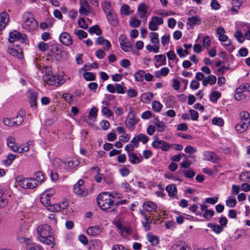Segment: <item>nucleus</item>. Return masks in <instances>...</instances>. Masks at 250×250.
I'll return each mask as SVG.
<instances>
[{
    "instance_id": "nucleus-40",
    "label": "nucleus",
    "mask_w": 250,
    "mask_h": 250,
    "mask_svg": "<svg viewBox=\"0 0 250 250\" xmlns=\"http://www.w3.org/2000/svg\"><path fill=\"white\" fill-rule=\"evenodd\" d=\"M163 107V105L157 101H153L152 103V108L154 111L159 112Z\"/></svg>"
},
{
    "instance_id": "nucleus-41",
    "label": "nucleus",
    "mask_w": 250,
    "mask_h": 250,
    "mask_svg": "<svg viewBox=\"0 0 250 250\" xmlns=\"http://www.w3.org/2000/svg\"><path fill=\"white\" fill-rule=\"evenodd\" d=\"M249 126V125L241 122L235 126V129L237 132L242 133L245 131L248 128Z\"/></svg>"
},
{
    "instance_id": "nucleus-7",
    "label": "nucleus",
    "mask_w": 250,
    "mask_h": 250,
    "mask_svg": "<svg viewBox=\"0 0 250 250\" xmlns=\"http://www.w3.org/2000/svg\"><path fill=\"white\" fill-rule=\"evenodd\" d=\"M74 192L82 197H84L87 195L88 190L84 185V181L80 180L73 187Z\"/></svg>"
},
{
    "instance_id": "nucleus-57",
    "label": "nucleus",
    "mask_w": 250,
    "mask_h": 250,
    "mask_svg": "<svg viewBox=\"0 0 250 250\" xmlns=\"http://www.w3.org/2000/svg\"><path fill=\"white\" fill-rule=\"evenodd\" d=\"M214 211L211 209H206L203 216L206 219L211 218L214 215Z\"/></svg>"
},
{
    "instance_id": "nucleus-2",
    "label": "nucleus",
    "mask_w": 250,
    "mask_h": 250,
    "mask_svg": "<svg viewBox=\"0 0 250 250\" xmlns=\"http://www.w3.org/2000/svg\"><path fill=\"white\" fill-rule=\"evenodd\" d=\"M97 200L98 206L102 209L109 212L116 211L115 200L108 195V192L100 194L97 197Z\"/></svg>"
},
{
    "instance_id": "nucleus-38",
    "label": "nucleus",
    "mask_w": 250,
    "mask_h": 250,
    "mask_svg": "<svg viewBox=\"0 0 250 250\" xmlns=\"http://www.w3.org/2000/svg\"><path fill=\"white\" fill-rule=\"evenodd\" d=\"M171 250H190V248L185 244H177L173 245Z\"/></svg>"
},
{
    "instance_id": "nucleus-37",
    "label": "nucleus",
    "mask_w": 250,
    "mask_h": 250,
    "mask_svg": "<svg viewBox=\"0 0 250 250\" xmlns=\"http://www.w3.org/2000/svg\"><path fill=\"white\" fill-rule=\"evenodd\" d=\"M37 93L35 92H32L31 93L29 102L31 107H35L37 108Z\"/></svg>"
},
{
    "instance_id": "nucleus-56",
    "label": "nucleus",
    "mask_w": 250,
    "mask_h": 250,
    "mask_svg": "<svg viewBox=\"0 0 250 250\" xmlns=\"http://www.w3.org/2000/svg\"><path fill=\"white\" fill-rule=\"evenodd\" d=\"M226 203L228 207L233 208L236 206L237 201L235 198H229L226 200Z\"/></svg>"
},
{
    "instance_id": "nucleus-31",
    "label": "nucleus",
    "mask_w": 250,
    "mask_h": 250,
    "mask_svg": "<svg viewBox=\"0 0 250 250\" xmlns=\"http://www.w3.org/2000/svg\"><path fill=\"white\" fill-rule=\"evenodd\" d=\"M221 93L217 91H213L210 93L209 100L212 103H215L221 97Z\"/></svg>"
},
{
    "instance_id": "nucleus-32",
    "label": "nucleus",
    "mask_w": 250,
    "mask_h": 250,
    "mask_svg": "<svg viewBox=\"0 0 250 250\" xmlns=\"http://www.w3.org/2000/svg\"><path fill=\"white\" fill-rule=\"evenodd\" d=\"M40 201L44 207H48V205L51 203L50 198L49 196H47V194L46 193H42L40 198Z\"/></svg>"
},
{
    "instance_id": "nucleus-50",
    "label": "nucleus",
    "mask_w": 250,
    "mask_h": 250,
    "mask_svg": "<svg viewBox=\"0 0 250 250\" xmlns=\"http://www.w3.org/2000/svg\"><path fill=\"white\" fill-rule=\"evenodd\" d=\"M234 37L239 42L242 43L244 41V37L240 31H237L234 34Z\"/></svg>"
},
{
    "instance_id": "nucleus-28",
    "label": "nucleus",
    "mask_w": 250,
    "mask_h": 250,
    "mask_svg": "<svg viewBox=\"0 0 250 250\" xmlns=\"http://www.w3.org/2000/svg\"><path fill=\"white\" fill-rule=\"evenodd\" d=\"M208 227L217 234L220 233L223 230V228L222 226L215 223H209L208 224Z\"/></svg>"
},
{
    "instance_id": "nucleus-6",
    "label": "nucleus",
    "mask_w": 250,
    "mask_h": 250,
    "mask_svg": "<svg viewBox=\"0 0 250 250\" xmlns=\"http://www.w3.org/2000/svg\"><path fill=\"white\" fill-rule=\"evenodd\" d=\"M17 182L21 187L25 189H33L38 186V182L34 178H18Z\"/></svg>"
},
{
    "instance_id": "nucleus-48",
    "label": "nucleus",
    "mask_w": 250,
    "mask_h": 250,
    "mask_svg": "<svg viewBox=\"0 0 250 250\" xmlns=\"http://www.w3.org/2000/svg\"><path fill=\"white\" fill-rule=\"evenodd\" d=\"M130 7L127 4H124L121 7L120 11L122 14L128 15L130 14Z\"/></svg>"
},
{
    "instance_id": "nucleus-11",
    "label": "nucleus",
    "mask_w": 250,
    "mask_h": 250,
    "mask_svg": "<svg viewBox=\"0 0 250 250\" xmlns=\"http://www.w3.org/2000/svg\"><path fill=\"white\" fill-rule=\"evenodd\" d=\"M98 111V109L97 107H92L89 111L88 115L85 117L84 121L90 125H92L93 123L97 120Z\"/></svg>"
},
{
    "instance_id": "nucleus-19",
    "label": "nucleus",
    "mask_w": 250,
    "mask_h": 250,
    "mask_svg": "<svg viewBox=\"0 0 250 250\" xmlns=\"http://www.w3.org/2000/svg\"><path fill=\"white\" fill-rule=\"evenodd\" d=\"M204 155L207 160L212 163H217L219 160V157L211 151H206Z\"/></svg>"
},
{
    "instance_id": "nucleus-44",
    "label": "nucleus",
    "mask_w": 250,
    "mask_h": 250,
    "mask_svg": "<svg viewBox=\"0 0 250 250\" xmlns=\"http://www.w3.org/2000/svg\"><path fill=\"white\" fill-rule=\"evenodd\" d=\"M35 176L36 177L34 179L36 182H38V186L44 181V177L41 171H39L36 172Z\"/></svg>"
},
{
    "instance_id": "nucleus-27",
    "label": "nucleus",
    "mask_w": 250,
    "mask_h": 250,
    "mask_svg": "<svg viewBox=\"0 0 250 250\" xmlns=\"http://www.w3.org/2000/svg\"><path fill=\"white\" fill-rule=\"evenodd\" d=\"M101 7L105 14L108 13V12L114 11L112 9L111 3L109 1H104L101 3Z\"/></svg>"
},
{
    "instance_id": "nucleus-45",
    "label": "nucleus",
    "mask_w": 250,
    "mask_h": 250,
    "mask_svg": "<svg viewBox=\"0 0 250 250\" xmlns=\"http://www.w3.org/2000/svg\"><path fill=\"white\" fill-rule=\"evenodd\" d=\"M0 21L3 23L7 24L9 20L8 14L6 12H2L0 14Z\"/></svg>"
},
{
    "instance_id": "nucleus-4",
    "label": "nucleus",
    "mask_w": 250,
    "mask_h": 250,
    "mask_svg": "<svg viewBox=\"0 0 250 250\" xmlns=\"http://www.w3.org/2000/svg\"><path fill=\"white\" fill-rule=\"evenodd\" d=\"M24 21L22 27L23 29L32 31L35 30L38 27V23L34 18L33 15L30 12H25L23 15Z\"/></svg>"
},
{
    "instance_id": "nucleus-64",
    "label": "nucleus",
    "mask_w": 250,
    "mask_h": 250,
    "mask_svg": "<svg viewBox=\"0 0 250 250\" xmlns=\"http://www.w3.org/2000/svg\"><path fill=\"white\" fill-rule=\"evenodd\" d=\"M27 249V250H44L40 246L36 244L29 245Z\"/></svg>"
},
{
    "instance_id": "nucleus-15",
    "label": "nucleus",
    "mask_w": 250,
    "mask_h": 250,
    "mask_svg": "<svg viewBox=\"0 0 250 250\" xmlns=\"http://www.w3.org/2000/svg\"><path fill=\"white\" fill-rule=\"evenodd\" d=\"M119 42L122 50L125 52H129L131 50V46L128 42L125 36L121 35L119 37Z\"/></svg>"
},
{
    "instance_id": "nucleus-43",
    "label": "nucleus",
    "mask_w": 250,
    "mask_h": 250,
    "mask_svg": "<svg viewBox=\"0 0 250 250\" xmlns=\"http://www.w3.org/2000/svg\"><path fill=\"white\" fill-rule=\"evenodd\" d=\"M150 41L153 44H159L160 42L159 35L157 33L151 32L150 34Z\"/></svg>"
},
{
    "instance_id": "nucleus-62",
    "label": "nucleus",
    "mask_w": 250,
    "mask_h": 250,
    "mask_svg": "<svg viewBox=\"0 0 250 250\" xmlns=\"http://www.w3.org/2000/svg\"><path fill=\"white\" fill-rule=\"evenodd\" d=\"M148 241L153 246H156L159 243V239L156 236H151L148 237Z\"/></svg>"
},
{
    "instance_id": "nucleus-42",
    "label": "nucleus",
    "mask_w": 250,
    "mask_h": 250,
    "mask_svg": "<svg viewBox=\"0 0 250 250\" xmlns=\"http://www.w3.org/2000/svg\"><path fill=\"white\" fill-rule=\"evenodd\" d=\"M145 71L139 70L134 74L135 80L138 82H142L144 79Z\"/></svg>"
},
{
    "instance_id": "nucleus-17",
    "label": "nucleus",
    "mask_w": 250,
    "mask_h": 250,
    "mask_svg": "<svg viewBox=\"0 0 250 250\" xmlns=\"http://www.w3.org/2000/svg\"><path fill=\"white\" fill-rule=\"evenodd\" d=\"M143 207L145 210L144 211L146 213H153L154 214V212H152L157 208V205L151 201L145 202Z\"/></svg>"
},
{
    "instance_id": "nucleus-34",
    "label": "nucleus",
    "mask_w": 250,
    "mask_h": 250,
    "mask_svg": "<svg viewBox=\"0 0 250 250\" xmlns=\"http://www.w3.org/2000/svg\"><path fill=\"white\" fill-rule=\"evenodd\" d=\"M88 32L90 34L95 33L98 36H100L102 34V31L98 25L90 27L88 29Z\"/></svg>"
},
{
    "instance_id": "nucleus-60",
    "label": "nucleus",
    "mask_w": 250,
    "mask_h": 250,
    "mask_svg": "<svg viewBox=\"0 0 250 250\" xmlns=\"http://www.w3.org/2000/svg\"><path fill=\"white\" fill-rule=\"evenodd\" d=\"M203 43L204 47L208 48L211 44V41L208 36H206L203 38Z\"/></svg>"
},
{
    "instance_id": "nucleus-54",
    "label": "nucleus",
    "mask_w": 250,
    "mask_h": 250,
    "mask_svg": "<svg viewBox=\"0 0 250 250\" xmlns=\"http://www.w3.org/2000/svg\"><path fill=\"white\" fill-rule=\"evenodd\" d=\"M121 188H122L125 191L127 192V191H133V189L131 188V186L129 185V184L128 182H127L126 181L123 182L121 184Z\"/></svg>"
},
{
    "instance_id": "nucleus-18",
    "label": "nucleus",
    "mask_w": 250,
    "mask_h": 250,
    "mask_svg": "<svg viewBox=\"0 0 250 250\" xmlns=\"http://www.w3.org/2000/svg\"><path fill=\"white\" fill-rule=\"evenodd\" d=\"M129 118H127L126 121V124L128 128H132L133 126L138 123L139 122V119L137 118L135 116L134 114L132 112H130Z\"/></svg>"
},
{
    "instance_id": "nucleus-61",
    "label": "nucleus",
    "mask_w": 250,
    "mask_h": 250,
    "mask_svg": "<svg viewBox=\"0 0 250 250\" xmlns=\"http://www.w3.org/2000/svg\"><path fill=\"white\" fill-rule=\"evenodd\" d=\"M138 137L139 142H142L143 144H146L149 140L148 137L144 134H140Z\"/></svg>"
},
{
    "instance_id": "nucleus-1",
    "label": "nucleus",
    "mask_w": 250,
    "mask_h": 250,
    "mask_svg": "<svg viewBox=\"0 0 250 250\" xmlns=\"http://www.w3.org/2000/svg\"><path fill=\"white\" fill-rule=\"evenodd\" d=\"M38 239L42 243L50 245L53 243L54 238L52 229L47 225H41L37 229Z\"/></svg>"
},
{
    "instance_id": "nucleus-53",
    "label": "nucleus",
    "mask_w": 250,
    "mask_h": 250,
    "mask_svg": "<svg viewBox=\"0 0 250 250\" xmlns=\"http://www.w3.org/2000/svg\"><path fill=\"white\" fill-rule=\"evenodd\" d=\"M102 112L103 114L107 117H110L113 114V112L106 106L102 107Z\"/></svg>"
},
{
    "instance_id": "nucleus-23",
    "label": "nucleus",
    "mask_w": 250,
    "mask_h": 250,
    "mask_svg": "<svg viewBox=\"0 0 250 250\" xmlns=\"http://www.w3.org/2000/svg\"><path fill=\"white\" fill-rule=\"evenodd\" d=\"M157 62L155 63V66L158 67L162 65H165L166 63V57L165 55L161 54L155 56Z\"/></svg>"
},
{
    "instance_id": "nucleus-35",
    "label": "nucleus",
    "mask_w": 250,
    "mask_h": 250,
    "mask_svg": "<svg viewBox=\"0 0 250 250\" xmlns=\"http://www.w3.org/2000/svg\"><path fill=\"white\" fill-rule=\"evenodd\" d=\"M8 52L14 57H17L20 59L22 58V54L21 50H18L17 49L13 48H9L8 49Z\"/></svg>"
},
{
    "instance_id": "nucleus-25",
    "label": "nucleus",
    "mask_w": 250,
    "mask_h": 250,
    "mask_svg": "<svg viewBox=\"0 0 250 250\" xmlns=\"http://www.w3.org/2000/svg\"><path fill=\"white\" fill-rule=\"evenodd\" d=\"M216 77L214 75H210L205 78L202 81V84L206 86L208 84H213L216 82Z\"/></svg>"
},
{
    "instance_id": "nucleus-10",
    "label": "nucleus",
    "mask_w": 250,
    "mask_h": 250,
    "mask_svg": "<svg viewBox=\"0 0 250 250\" xmlns=\"http://www.w3.org/2000/svg\"><path fill=\"white\" fill-rule=\"evenodd\" d=\"M152 146L156 148H160L164 151H167L169 150L171 146V145L164 140H155L152 142Z\"/></svg>"
},
{
    "instance_id": "nucleus-24",
    "label": "nucleus",
    "mask_w": 250,
    "mask_h": 250,
    "mask_svg": "<svg viewBox=\"0 0 250 250\" xmlns=\"http://www.w3.org/2000/svg\"><path fill=\"white\" fill-rule=\"evenodd\" d=\"M241 123H244L246 125H250V118L249 113L246 111H242L239 114Z\"/></svg>"
},
{
    "instance_id": "nucleus-3",
    "label": "nucleus",
    "mask_w": 250,
    "mask_h": 250,
    "mask_svg": "<svg viewBox=\"0 0 250 250\" xmlns=\"http://www.w3.org/2000/svg\"><path fill=\"white\" fill-rule=\"evenodd\" d=\"M25 115V111L22 109H20L15 117L4 118L3 124L5 126L10 127L18 126L23 122Z\"/></svg>"
},
{
    "instance_id": "nucleus-29",
    "label": "nucleus",
    "mask_w": 250,
    "mask_h": 250,
    "mask_svg": "<svg viewBox=\"0 0 250 250\" xmlns=\"http://www.w3.org/2000/svg\"><path fill=\"white\" fill-rule=\"evenodd\" d=\"M116 227L120 230L119 232L121 233L125 232L126 234H129L130 233L129 228L127 226H124L120 222H116Z\"/></svg>"
},
{
    "instance_id": "nucleus-13",
    "label": "nucleus",
    "mask_w": 250,
    "mask_h": 250,
    "mask_svg": "<svg viewBox=\"0 0 250 250\" xmlns=\"http://www.w3.org/2000/svg\"><path fill=\"white\" fill-rule=\"evenodd\" d=\"M60 42L64 45L70 46L73 43V40L70 35L66 32L61 34L59 37Z\"/></svg>"
},
{
    "instance_id": "nucleus-51",
    "label": "nucleus",
    "mask_w": 250,
    "mask_h": 250,
    "mask_svg": "<svg viewBox=\"0 0 250 250\" xmlns=\"http://www.w3.org/2000/svg\"><path fill=\"white\" fill-rule=\"evenodd\" d=\"M84 79L87 81H93L95 79V75L91 72H85L83 74Z\"/></svg>"
},
{
    "instance_id": "nucleus-9",
    "label": "nucleus",
    "mask_w": 250,
    "mask_h": 250,
    "mask_svg": "<svg viewBox=\"0 0 250 250\" xmlns=\"http://www.w3.org/2000/svg\"><path fill=\"white\" fill-rule=\"evenodd\" d=\"M26 39V36L25 35L21 34L16 30H14L13 31L9 33L8 41L10 42H13L17 41L23 42L24 40Z\"/></svg>"
},
{
    "instance_id": "nucleus-14",
    "label": "nucleus",
    "mask_w": 250,
    "mask_h": 250,
    "mask_svg": "<svg viewBox=\"0 0 250 250\" xmlns=\"http://www.w3.org/2000/svg\"><path fill=\"white\" fill-rule=\"evenodd\" d=\"M148 6L145 3H141L138 7L137 12L141 19L146 21L148 14L147 13Z\"/></svg>"
},
{
    "instance_id": "nucleus-26",
    "label": "nucleus",
    "mask_w": 250,
    "mask_h": 250,
    "mask_svg": "<svg viewBox=\"0 0 250 250\" xmlns=\"http://www.w3.org/2000/svg\"><path fill=\"white\" fill-rule=\"evenodd\" d=\"M53 165L56 168L61 170L64 168L66 164L61 159L56 158L53 160Z\"/></svg>"
},
{
    "instance_id": "nucleus-21",
    "label": "nucleus",
    "mask_w": 250,
    "mask_h": 250,
    "mask_svg": "<svg viewBox=\"0 0 250 250\" xmlns=\"http://www.w3.org/2000/svg\"><path fill=\"white\" fill-rule=\"evenodd\" d=\"M188 24L191 29H193L195 25H200L201 23V20L198 16L189 17L188 19Z\"/></svg>"
},
{
    "instance_id": "nucleus-39",
    "label": "nucleus",
    "mask_w": 250,
    "mask_h": 250,
    "mask_svg": "<svg viewBox=\"0 0 250 250\" xmlns=\"http://www.w3.org/2000/svg\"><path fill=\"white\" fill-rule=\"evenodd\" d=\"M154 125L157 127V130L158 132H163L165 130V125L163 122L160 121L158 119H155Z\"/></svg>"
},
{
    "instance_id": "nucleus-12",
    "label": "nucleus",
    "mask_w": 250,
    "mask_h": 250,
    "mask_svg": "<svg viewBox=\"0 0 250 250\" xmlns=\"http://www.w3.org/2000/svg\"><path fill=\"white\" fill-rule=\"evenodd\" d=\"M80 7L79 13L84 16H87L91 9L87 0H80Z\"/></svg>"
},
{
    "instance_id": "nucleus-33",
    "label": "nucleus",
    "mask_w": 250,
    "mask_h": 250,
    "mask_svg": "<svg viewBox=\"0 0 250 250\" xmlns=\"http://www.w3.org/2000/svg\"><path fill=\"white\" fill-rule=\"evenodd\" d=\"M116 92L118 94H124L126 91V88L124 85V83H115Z\"/></svg>"
},
{
    "instance_id": "nucleus-30",
    "label": "nucleus",
    "mask_w": 250,
    "mask_h": 250,
    "mask_svg": "<svg viewBox=\"0 0 250 250\" xmlns=\"http://www.w3.org/2000/svg\"><path fill=\"white\" fill-rule=\"evenodd\" d=\"M128 158L129 161L132 164H136L140 163L142 161V159L139 158L134 153H129Z\"/></svg>"
},
{
    "instance_id": "nucleus-55",
    "label": "nucleus",
    "mask_w": 250,
    "mask_h": 250,
    "mask_svg": "<svg viewBox=\"0 0 250 250\" xmlns=\"http://www.w3.org/2000/svg\"><path fill=\"white\" fill-rule=\"evenodd\" d=\"M141 21L136 18H132L129 21V24L132 27H138L141 24Z\"/></svg>"
},
{
    "instance_id": "nucleus-49",
    "label": "nucleus",
    "mask_w": 250,
    "mask_h": 250,
    "mask_svg": "<svg viewBox=\"0 0 250 250\" xmlns=\"http://www.w3.org/2000/svg\"><path fill=\"white\" fill-rule=\"evenodd\" d=\"M74 33L76 34L80 39L82 38H86L87 37V34L86 32L82 30H75Z\"/></svg>"
},
{
    "instance_id": "nucleus-20",
    "label": "nucleus",
    "mask_w": 250,
    "mask_h": 250,
    "mask_svg": "<svg viewBox=\"0 0 250 250\" xmlns=\"http://www.w3.org/2000/svg\"><path fill=\"white\" fill-rule=\"evenodd\" d=\"M166 190L171 198L178 199L177 188L174 184L169 185L167 186Z\"/></svg>"
},
{
    "instance_id": "nucleus-59",
    "label": "nucleus",
    "mask_w": 250,
    "mask_h": 250,
    "mask_svg": "<svg viewBox=\"0 0 250 250\" xmlns=\"http://www.w3.org/2000/svg\"><path fill=\"white\" fill-rule=\"evenodd\" d=\"M38 47L41 51L44 52L48 49L49 45L47 43L42 42L39 43Z\"/></svg>"
},
{
    "instance_id": "nucleus-52",
    "label": "nucleus",
    "mask_w": 250,
    "mask_h": 250,
    "mask_svg": "<svg viewBox=\"0 0 250 250\" xmlns=\"http://www.w3.org/2000/svg\"><path fill=\"white\" fill-rule=\"evenodd\" d=\"M212 122L213 125L220 126H223L224 123L223 119L218 117H214L213 118Z\"/></svg>"
},
{
    "instance_id": "nucleus-47",
    "label": "nucleus",
    "mask_w": 250,
    "mask_h": 250,
    "mask_svg": "<svg viewBox=\"0 0 250 250\" xmlns=\"http://www.w3.org/2000/svg\"><path fill=\"white\" fill-rule=\"evenodd\" d=\"M240 179L243 182H249L250 180V172H245L240 175Z\"/></svg>"
},
{
    "instance_id": "nucleus-46",
    "label": "nucleus",
    "mask_w": 250,
    "mask_h": 250,
    "mask_svg": "<svg viewBox=\"0 0 250 250\" xmlns=\"http://www.w3.org/2000/svg\"><path fill=\"white\" fill-rule=\"evenodd\" d=\"M80 164L79 161L77 158H74L67 162V165L70 168H74Z\"/></svg>"
},
{
    "instance_id": "nucleus-36",
    "label": "nucleus",
    "mask_w": 250,
    "mask_h": 250,
    "mask_svg": "<svg viewBox=\"0 0 250 250\" xmlns=\"http://www.w3.org/2000/svg\"><path fill=\"white\" fill-rule=\"evenodd\" d=\"M47 209L51 212H59L61 210L60 204H50L48 207H46Z\"/></svg>"
},
{
    "instance_id": "nucleus-5",
    "label": "nucleus",
    "mask_w": 250,
    "mask_h": 250,
    "mask_svg": "<svg viewBox=\"0 0 250 250\" xmlns=\"http://www.w3.org/2000/svg\"><path fill=\"white\" fill-rule=\"evenodd\" d=\"M44 83L50 85L59 86L64 83V80L61 76L53 74H46L42 76Z\"/></svg>"
},
{
    "instance_id": "nucleus-22",
    "label": "nucleus",
    "mask_w": 250,
    "mask_h": 250,
    "mask_svg": "<svg viewBox=\"0 0 250 250\" xmlns=\"http://www.w3.org/2000/svg\"><path fill=\"white\" fill-rule=\"evenodd\" d=\"M101 231V228L99 226H92L87 229L86 233L89 236H95L99 234Z\"/></svg>"
},
{
    "instance_id": "nucleus-16",
    "label": "nucleus",
    "mask_w": 250,
    "mask_h": 250,
    "mask_svg": "<svg viewBox=\"0 0 250 250\" xmlns=\"http://www.w3.org/2000/svg\"><path fill=\"white\" fill-rule=\"evenodd\" d=\"M106 18L110 24L112 26H116L118 23V21L117 19V16L115 12H108V13L106 14Z\"/></svg>"
},
{
    "instance_id": "nucleus-58",
    "label": "nucleus",
    "mask_w": 250,
    "mask_h": 250,
    "mask_svg": "<svg viewBox=\"0 0 250 250\" xmlns=\"http://www.w3.org/2000/svg\"><path fill=\"white\" fill-rule=\"evenodd\" d=\"M78 24L80 28L86 29L88 27V25L86 23L84 19L83 18L78 20Z\"/></svg>"
},
{
    "instance_id": "nucleus-8",
    "label": "nucleus",
    "mask_w": 250,
    "mask_h": 250,
    "mask_svg": "<svg viewBox=\"0 0 250 250\" xmlns=\"http://www.w3.org/2000/svg\"><path fill=\"white\" fill-rule=\"evenodd\" d=\"M140 212L145 218V221L143 223L145 229L146 231L150 230L149 225L152 223L153 218L156 217L155 214L153 213H146L142 210Z\"/></svg>"
},
{
    "instance_id": "nucleus-63",
    "label": "nucleus",
    "mask_w": 250,
    "mask_h": 250,
    "mask_svg": "<svg viewBox=\"0 0 250 250\" xmlns=\"http://www.w3.org/2000/svg\"><path fill=\"white\" fill-rule=\"evenodd\" d=\"M119 172L122 176L125 177L129 175L130 171L128 169L125 167H123L119 169Z\"/></svg>"
}]
</instances>
